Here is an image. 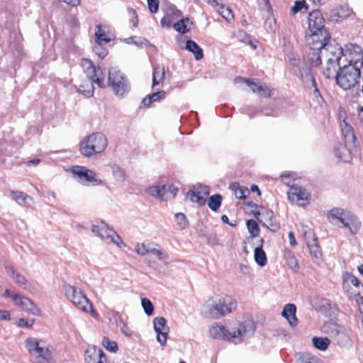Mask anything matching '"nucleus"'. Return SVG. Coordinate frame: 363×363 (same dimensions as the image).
Masks as SVG:
<instances>
[{"instance_id": "nucleus-1", "label": "nucleus", "mask_w": 363, "mask_h": 363, "mask_svg": "<svg viewBox=\"0 0 363 363\" xmlns=\"http://www.w3.org/2000/svg\"><path fill=\"white\" fill-rule=\"evenodd\" d=\"M330 40L322 41L321 48L313 50V56L310 57L312 65L318 66L324 62L325 67L323 71L327 78L334 77L335 72L341 67V58L343 55V49L338 44H331Z\"/></svg>"}, {"instance_id": "nucleus-2", "label": "nucleus", "mask_w": 363, "mask_h": 363, "mask_svg": "<svg viewBox=\"0 0 363 363\" xmlns=\"http://www.w3.org/2000/svg\"><path fill=\"white\" fill-rule=\"evenodd\" d=\"M255 329V323L251 320H246L230 330H226L221 325L215 324L210 328L209 333L214 339L224 340L239 344L252 337Z\"/></svg>"}, {"instance_id": "nucleus-3", "label": "nucleus", "mask_w": 363, "mask_h": 363, "mask_svg": "<svg viewBox=\"0 0 363 363\" xmlns=\"http://www.w3.org/2000/svg\"><path fill=\"white\" fill-rule=\"evenodd\" d=\"M306 40L311 50L321 48L323 45L322 41L330 40L325 27V19L320 10H314L308 14Z\"/></svg>"}, {"instance_id": "nucleus-4", "label": "nucleus", "mask_w": 363, "mask_h": 363, "mask_svg": "<svg viewBox=\"0 0 363 363\" xmlns=\"http://www.w3.org/2000/svg\"><path fill=\"white\" fill-rule=\"evenodd\" d=\"M327 218L330 223L338 221L341 228L347 229L351 235H355L362 227L359 218L353 213L341 208H333L327 213Z\"/></svg>"}, {"instance_id": "nucleus-5", "label": "nucleus", "mask_w": 363, "mask_h": 363, "mask_svg": "<svg viewBox=\"0 0 363 363\" xmlns=\"http://www.w3.org/2000/svg\"><path fill=\"white\" fill-rule=\"evenodd\" d=\"M108 145L106 136L101 132L93 133L86 136L79 145L80 153L86 157L103 152Z\"/></svg>"}, {"instance_id": "nucleus-6", "label": "nucleus", "mask_w": 363, "mask_h": 363, "mask_svg": "<svg viewBox=\"0 0 363 363\" xmlns=\"http://www.w3.org/2000/svg\"><path fill=\"white\" fill-rule=\"evenodd\" d=\"M63 290L67 300L77 310L87 313H90L93 317L97 315L96 312L93 310L91 302L81 289L70 284H66L64 286Z\"/></svg>"}, {"instance_id": "nucleus-7", "label": "nucleus", "mask_w": 363, "mask_h": 363, "mask_svg": "<svg viewBox=\"0 0 363 363\" xmlns=\"http://www.w3.org/2000/svg\"><path fill=\"white\" fill-rule=\"evenodd\" d=\"M362 71L352 65H343L337 69L334 77L337 84L345 90L354 88L359 82Z\"/></svg>"}, {"instance_id": "nucleus-8", "label": "nucleus", "mask_w": 363, "mask_h": 363, "mask_svg": "<svg viewBox=\"0 0 363 363\" xmlns=\"http://www.w3.org/2000/svg\"><path fill=\"white\" fill-rule=\"evenodd\" d=\"M236 306L237 303L234 299L230 296H225L213 301L212 303L206 304L203 313L206 317L219 318L230 313Z\"/></svg>"}, {"instance_id": "nucleus-9", "label": "nucleus", "mask_w": 363, "mask_h": 363, "mask_svg": "<svg viewBox=\"0 0 363 363\" xmlns=\"http://www.w3.org/2000/svg\"><path fill=\"white\" fill-rule=\"evenodd\" d=\"M108 84L115 94L123 97L130 90V84L128 78L117 67H111L108 70Z\"/></svg>"}, {"instance_id": "nucleus-10", "label": "nucleus", "mask_w": 363, "mask_h": 363, "mask_svg": "<svg viewBox=\"0 0 363 363\" xmlns=\"http://www.w3.org/2000/svg\"><path fill=\"white\" fill-rule=\"evenodd\" d=\"M91 231L108 243H113L120 248L125 247V244L121 238L104 222H99L92 225Z\"/></svg>"}, {"instance_id": "nucleus-11", "label": "nucleus", "mask_w": 363, "mask_h": 363, "mask_svg": "<svg viewBox=\"0 0 363 363\" xmlns=\"http://www.w3.org/2000/svg\"><path fill=\"white\" fill-rule=\"evenodd\" d=\"M4 298H10L16 306L22 310L34 315L39 316L41 314L40 309L28 298L22 296L10 289H6L3 294Z\"/></svg>"}, {"instance_id": "nucleus-12", "label": "nucleus", "mask_w": 363, "mask_h": 363, "mask_svg": "<svg viewBox=\"0 0 363 363\" xmlns=\"http://www.w3.org/2000/svg\"><path fill=\"white\" fill-rule=\"evenodd\" d=\"M25 346L30 354L41 359L40 362L52 359V352L45 342L35 337H28L26 340Z\"/></svg>"}, {"instance_id": "nucleus-13", "label": "nucleus", "mask_w": 363, "mask_h": 363, "mask_svg": "<svg viewBox=\"0 0 363 363\" xmlns=\"http://www.w3.org/2000/svg\"><path fill=\"white\" fill-rule=\"evenodd\" d=\"M71 171L74 178L84 186H99L104 183L102 179L97 177L95 172L86 167L74 166Z\"/></svg>"}, {"instance_id": "nucleus-14", "label": "nucleus", "mask_w": 363, "mask_h": 363, "mask_svg": "<svg viewBox=\"0 0 363 363\" xmlns=\"http://www.w3.org/2000/svg\"><path fill=\"white\" fill-rule=\"evenodd\" d=\"M343 55L347 65H352L354 67H358L360 70L363 67V49L354 44L348 45L345 50H343Z\"/></svg>"}, {"instance_id": "nucleus-15", "label": "nucleus", "mask_w": 363, "mask_h": 363, "mask_svg": "<svg viewBox=\"0 0 363 363\" xmlns=\"http://www.w3.org/2000/svg\"><path fill=\"white\" fill-rule=\"evenodd\" d=\"M6 271L18 287L32 294L36 292L37 289L35 284L29 281L24 275L16 271L13 267H6Z\"/></svg>"}, {"instance_id": "nucleus-16", "label": "nucleus", "mask_w": 363, "mask_h": 363, "mask_svg": "<svg viewBox=\"0 0 363 363\" xmlns=\"http://www.w3.org/2000/svg\"><path fill=\"white\" fill-rule=\"evenodd\" d=\"M235 83L238 84H245L248 86L252 92L258 94L259 96L267 98L270 97L272 94V89L267 86L264 83H260L259 82L251 81L250 79H247L244 77H238L235 79Z\"/></svg>"}, {"instance_id": "nucleus-17", "label": "nucleus", "mask_w": 363, "mask_h": 363, "mask_svg": "<svg viewBox=\"0 0 363 363\" xmlns=\"http://www.w3.org/2000/svg\"><path fill=\"white\" fill-rule=\"evenodd\" d=\"M311 194L308 191L299 186H292L288 191L289 200L300 206L308 204Z\"/></svg>"}, {"instance_id": "nucleus-18", "label": "nucleus", "mask_w": 363, "mask_h": 363, "mask_svg": "<svg viewBox=\"0 0 363 363\" xmlns=\"http://www.w3.org/2000/svg\"><path fill=\"white\" fill-rule=\"evenodd\" d=\"M209 195V188L208 186H199L189 190L186 194V199H189L199 206H203L206 203L207 197Z\"/></svg>"}, {"instance_id": "nucleus-19", "label": "nucleus", "mask_w": 363, "mask_h": 363, "mask_svg": "<svg viewBox=\"0 0 363 363\" xmlns=\"http://www.w3.org/2000/svg\"><path fill=\"white\" fill-rule=\"evenodd\" d=\"M154 330L157 333V340L162 345H165L167 338L169 327L163 317H156L153 320Z\"/></svg>"}, {"instance_id": "nucleus-20", "label": "nucleus", "mask_w": 363, "mask_h": 363, "mask_svg": "<svg viewBox=\"0 0 363 363\" xmlns=\"http://www.w3.org/2000/svg\"><path fill=\"white\" fill-rule=\"evenodd\" d=\"M84 359L87 363H104L106 357L101 348L92 345L86 349Z\"/></svg>"}, {"instance_id": "nucleus-21", "label": "nucleus", "mask_w": 363, "mask_h": 363, "mask_svg": "<svg viewBox=\"0 0 363 363\" xmlns=\"http://www.w3.org/2000/svg\"><path fill=\"white\" fill-rule=\"evenodd\" d=\"M301 77L303 83L308 89H313V94L315 97H321L319 89L317 86L314 75L311 70H308L304 73H301Z\"/></svg>"}, {"instance_id": "nucleus-22", "label": "nucleus", "mask_w": 363, "mask_h": 363, "mask_svg": "<svg viewBox=\"0 0 363 363\" xmlns=\"http://www.w3.org/2000/svg\"><path fill=\"white\" fill-rule=\"evenodd\" d=\"M333 152L335 157L343 162H348L352 158L350 150L344 143H336L333 147Z\"/></svg>"}, {"instance_id": "nucleus-23", "label": "nucleus", "mask_w": 363, "mask_h": 363, "mask_svg": "<svg viewBox=\"0 0 363 363\" xmlns=\"http://www.w3.org/2000/svg\"><path fill=\"white\" fill-rule=\"evenodd\" d=\"M296 307L293 303L286 304L281 312V315L284 317L291 327H294L298 323V319L296 316Z\"/></svg>"}, {"instance_id": "nucleus-24", "label": "nucleus", "mask_w": 363, "mask_h": 363, "mask_svg": "<svg viewBox=\"0 0 363 363\" xmlns=\"http://www.w3.org/2000/svg\"><path fill=\"white\" fill-rule=\"evenodd\" d=\"M12 199L19 205L23 207L30 206V202L33 201L32 197L28 194L20 191H11Z\"/></svg>"}, {"instance_id": "nucleus-25", "label": "nucleus", "mask_w": 363, "mask_h": 363, "mask_svg": "<svg viewBox=\"0 0 363 363\" xmlns=\"http://www.w3.org/2000/svg\"><path fill=\"white\" fill-rule=\"evenodd\" d=\"M95 72H92L91 74L89 76V79L93 83H95L98 85L99 87L104 88L106 86L105 82V73L104 71L99 67H96L94 69Z\"/></svg>"}, {"instance_id": "nucleus-26", "label": "nucleus", "mask_w": 363, "mask_h": 363, "mask_svg": "<svg viewBox=\"0 0 363 363\" xmlns=\"http://www.w3.org/2000/svg\"><path fill=\"white\" fill-rule=\"evenodd\" d=\"M184 49L192 52L196 60H200L203 57V50L192 40H188L186 42Z\"/></svg>"}, {"instance_id": "nucleus-27", "label": "nucleus", "mask_w": 363, "mask_h": 363, "mask_svg": "<svg viewBox=\"0 0 363 363\" xmlns=\"http://www.w3.org/2000/svg\"><path fill=\"white\" fill-rule=\"evenodd\" d=\"M340 128L342 133L346 141L353 142L355 140L353 128L346 121L344 120L341 122Z\"/></svg>"}, {"instance_id": "nucleus-28", "label": "nucleus", "mask_w": 363, "mask_h": 363, "mask_svg": "<svg viewBox=\"0 0 363 363\" xmlns=\"http://www.w3.org/2000/svg\"><path fill=\"white\" fill-rule=\"evenodd\" d=\"M166 93L164 91H160L147 96L143 99L142 104L146 106H150L153 102L160 101L165 98Z\"/></svg>"}, {"instance_id": "nucleus-29", "label": "nucleus", "mask_w": 363, "mask_h": 363, "mask_svg": "<svg viewBox=\"0 0 363 363\" xmlns=\"http://www.w3.org/2000/svg\"><path fill=\"white\" fill-rule=\"evenodd\" d=\"M95 38L96 43L99 45H102L103 44L108 43L111 41V38L108 36L106 31L100 25H97L96 26Z\"/></svg>"}, {"instance_id": "nucleus-30", "label": "nucleus", "mask_w": 363, "mask_h": 363, "mask_svg": "<svg viewBox=\"0 0 363 363\" xmlns=\"http://www.w3.org/2000/svg\"><path fill=\"white\" fill-rule=\"evenodd\" d=\"M311 341L313 346L320 351L327 350L330 344V340L328 337H313Z\"/></svg>"}, {"instance_id": "nucleus-31", "label": "nucleus", "mask_w": 363, "mask_h": 363, "mask_svg": "<svg viewBox=\"0 0 363 363\" xmlns=\"http://www.w3.org/2000/svg\"><path fill=\"white\" fill-rule=\"evenodd\" d=\"M94 89L93 82L91 79L83 82L77 88L79 92L87 97L93 96Z\"/></svg>"}, {"instance_id": "nucleus-32", "label": "nucleus", "mask_w": 363, "mask_h": 363, "mask_svg": "<svg viewBox=\"0 0 363 363\" xmlns=\"http://www.w3.org/2000/svg\"><path fill=\"white\" fill-rule=\"evenodd\" d=\"M111 173L114 179L118 182H124L125 180V174L118 165L112 164L109 165Z\"/></svg>"}, {"instance_id": "nucleus-33", "label": "nucleus", "mask_w": 363, "mask_h": 363, "mask_svg": "<svg viewBox=\"0 0 363 363\" xmlns=\"http://www.w3.org/2000/svg\"><path fill=\"white\" fill-rule=\"evenodd\" d=\"M164 78V69L159 65L155 66L152 76V86H155L160 84Z\"/></svg>"}, {"instance_id": "nucleus-34", "label": "nucleus", "mask_w": 363, "mask_h": 363, "mask_svg": "<svg viewBox=\"0 0 363 363\" xmlns=\"http://www.w3.org/2000/svg\"><path fill=\"white\" fill-rule=\"evenodd\" d=\"M255 261L260 267H264L267 264V256L261 247L255 249Z\"/></svg>"}, {"instance_id": "nucleus-35", "label": "nucleus", "mask_w": 363, "mask_h": 363, "mask_svg": "<svg viewBox=\"0 0 363 363\" xmlns=\"http://www.w3.org/2000/svg\"><path fill=\"white\" fill-rule=\"evenodd\" d=\"M230 189L234 191V194L237 199H243L246 197V194H249L247 188L240 186L237 183H233L230 186Z\"/></svg>"}, {"instance_id": "nucleus-36", "label": "nucleus", "mask_w": 363, "mask_h": 363, "mask_svg": "<svg viewBox=\"0 0 363 363\" xmlns=\"http://www.w3.org/2000/svg\"><path fill=\"white\" fill-rule=\"evenodd\" d=\"M217 11L222 16L223 18H225L228 22L230 23L234 21V16L233 14L232 10L225 6L224 4L219 6Z\"/></svg>"}, {"instance_id": "nucleus-37", "label": "nucleus", "mask_w": 363, "mask_h": 363, "mask_svg": "<svg viewBox=\"0 0 363 363\" xmlns=\"http://www.w3.org/2000/svg\"><path fill=\"white\" fill-rule=\"evenodd\" d=\"M298 360L299 363H323L320 359L310 353L300 354Z\"/></svg>"}, {"instance_id": "nucleus-38", "label": "nucleus", "mask_w": 363, "mask_h": 363, "mask_svg": "<svg viewBox=\"0 0 363 363\" xmlns=\"http://www.w3.org/2000/svg\"><path fill=\"white\" fill-rule=\"evenodd\" d=\"M222 196L220 194H215L208 199V207L213 211H216L221 205Z\"/></svg>"}, {"instance_id": "nucleus-39", "label": "nucleus", "mask_w": 363, "mask_h": 363, "mask_svg": "<svg viewBox=\"0 0 363 363\" xmlns=\"http://www.w3.org/2000/svg\"><path fill=\"white\" fill-rule=\"evenodd\" d=\"M284 258L289 268L294 270H296L298 268L297 259L291 251H285Z\"/></svg>"}, {"instance_id": "nucleus-40", "label": "nucleus", "mask_w": 363, "mask_h": 363, "mask_svg": "<svg viewBox=\"0 0 363 363\" xmlns=\"http://www.w3.org/2000/svg\"><path fill=\"white\" fill-rule=\"evenodd\" d=\"M189 21L188 18L182 19L179 21L175 23L173 25V27L177 31L179 32L180 33L184 34L189 30V29L187 28L186 25L189 23Z\"/></svg>"}, {"instance_id": "nucleus-41", "label": "nucleus", "mask_w": 363, "mask_h": 363, "mask_svg": "<svg viewBox=\"0 0 363 363\" xmlns=\"http://www.w3.org/2000/svg\"><path fill=\"white\" fill-rule=\"evenodd\" d=\"M102 345L108 351L111 352H116L118 351V345L115 341L111 340L108 337H104Z\"/></svg>"}, {"instance_id": "nucleus-42", "label": "nucleus", "mask_w": 363, "mask_h": 363, "mask_svg": "<svg viewBox=\"0 0 363 363\" xmlns=\"http://www.w3.org/2000/svg\"><path fill=\"white\" fill-rule=\"evenodd\" d=\"M247 227L249 233L252 237L258 235L259 233V225L255 220L250 219L247 220Z\"/></svg>"}, {"instance_id": "nucleus-43", "label": "nucleus", "mask_w": 363, "mask_h": 363, "mask_svg": "<svg viewBox=\"0 0 363 363\" xmlns=\"http://www.w3.org/2000/svg\"><path fill=\"white\" fill-rule=\"evenodd\" d=\"M141 304L146 315L148 316L152 315L154 311V306L151 301L147 298H143L141 300Z\"/></svg>"}, {"instance_id": "nucleus-44", "label": "nucleus", "mask_w": 363, "mask_h": 363, "mask_svg": "<svg viewBox=\"0 0 363 363\" xmlns=\"http://www.w3.org/2000/svg\"><path fill=\"white\" fill-rule=\"evenodd\" d=\"M316 240L313 239L314 243H310L309 241H307V245L309 248L310 253L312 256L318 258L321 255V252L320 250L319 245L316 243Z\"/></svg>"}, {"instance_id": "nucleus-45", "label": "nucleus", "mask_w": 363, "mask_h": 363, "mask_svg": "<svg viewBox=\"0 0 363 363\" xmlns=\"http://www.w3.org/2000/svg\"><path fill=\"white\" fill-rule=\"evenodd\" d=\"M174 217L177 225L180 230L184 229L187 226L188 221L184 213H177L175 214Z\"/></svg>"}, {"instance_id": "nucleus-46", "label": "nucleus", "mask_w": 363, "mask_h": 363, "mask_svg": "<svg viewBox=\"0 0 363 363\" xmlns=\"http://www.w3.org/2000/svg\"><path fill=\"white\" fill-rule=\"evenodd\" d=\"M82 66L84 69V72H86L87 77H89V76L91 74L92 72H95L94 69L96 68V67L89 60H82Z\"/></svg>"}, {"instance_id": "nucleus-47", "label": "nucleus", "mask_w": 363, "mask_h": 363, "mask_svg": "<svg viewBox=\"0 0 363 363\" xmlns=\"http://www.w3.org/2000/svg\"><path fill=\"white\" fill-rule=\"evenodd\" d=\"M155 256L158 259L163 260L168 258V255L162 250L150 246L148 254Z\"/></svg>"}, {"instance_id": "nucleus-48", "label": "nucleus", "mask_w": 363, "mask_h": 363, "mask_svg": "<svg viewBox=\"0 0 363 363\" xmlns=\"http://www.w3.org/2000/svg\"><path fill=\"white\" fill-rule=\"evenodd\" d=\"M160 185H155L147 189V192L152 197L161 201Z\"/></svg>"}, {"instance_id": "nucleus-49", "label": "nucleus", "mask_w": 363, "mask_h": 363, "mask_svg": "<svg viewBox=\"0 0 363 363\" xmlns=\"http://www.w3.org/2000/svg\"><path fill=\"white\" fill-rule=\"evenodd\" d=\"M150 245L142 243L141 245L138 244L135 246V252L142 256H145L148 254Z\"/></svg>"}, {"instance_id": "nucleus-50", "label": "nucleus", "mask_w": 363, "mask_h": 363, "mask_svg": "<svg viewBox=\"0 0 363 363\" xmlns=\"http://www.w3.org/2000/svg\"><path fill=\"white\" fill-rule=\"evenodd\" d=\"M33 323H34L33 319L27 320L25 318H19L17 320V325L19 328H30L33 326Z\"/></svg>"}, {"instance_id": "nucleus-51", "label": "nucleus", "mask_w": 363, "mask_h": 363, "mask_svg": "<svg viewBox=\"0 0 363 363\" xmlns=\"http://www.w3.org/2000/svg\"><path fill=\"white\" fill-rule=\"evenodd\" d=\"M287 60L289 65L293 67H298L301 63L300 59L295 54H289L287 57Z\"/></svg>"}, {"instance_id": "nucleus-52", "label": "nucleus", "mask_w": 363, "mask_h": 363, "mask_svg": "<svg viewBox=\"0 0 363 363\" xmlns=\"http://www.w3.org/2000/svg\"><path fill=\"white\" fill-rule=\"evenodd\" d=\"M167 194H168V198L169 199H174L178 192V188L174 186L172 184H167Z\"/></svg>"}, {"instance_id": "nucleus-53", "label": "nucleus", "mask_w": 363, "mask_h": 363, "mask_svg": "<svg viewBox=\"0 0 363 363\" xmlns=\"http://www.w3.org/2000/svg\"><path fill=\"white\" fill-rule=\"evenodd\" d=\"M148 9L151 13H155L158 11V0H147Z\"/></svg>"}, {"instance_id": "nucleus-54", "label": "nucleus", "mask_w": 363, "mask_h": 363, "mask_svg": "<svg viewBox=\"0 0 363 363\" xmlns=\"http://www.w3.org/2000/svg\"><path fill=\"white\" fill-rule=\"evenodd\" d=\"M94 50L100 58H104L107 55V50L104 48H101V45L98 44L94 46Z\"/></svg>"}, {"instance_id": "nucleus-55", "label": "nucleus", "mask_w": 363, "mask_h": 363, "mask_svg": "<svg viewBox=\"0 0 363 363\" xmlns=\"http://www.w3.org/2000/svg\"><path fill=\"white\" fill-rule=\"evenodd\" d=\"M305 5V1H296L295 4L291 7V12L293 14L297 13L304 7Z\"/></svg>"}, {"instance_id": "nucleus-56", "label": "nucleus", "mask_w": 363, "mask_h": 363, "mask_svg": "<svg viewBox=\"0 0 363 363\" xmlns=\"http://www.w3.org/2000/svg\"><path fill=\"white\" fill-rule=\"evenodd\" d=\"M330 329L331 333L335 335L340 334L343 331L342 327L335 323H332L330 325Z\"/></svg>"}, {"instance_id": "nucleus-57", "label": "nucleus", "mask_w": 363, "mask_h": 363, "mask_svg": "<svg viewBox=\"0 0 363 363\" xmlns=\"http://www.w3.org/2000/svg\"><path fill=\"white\" fill-rule=\"evenodd\" d=\"M347 281L356 287H358L360 284L359 279L352 274L347 275Z\"/></svg>"}, {"instance_id": "nucleus-58", "label": "nucleus", "mask_w": 363, "mask_h": 363, "mask_svg": "<svg viewBox=\"0 0 363 363\" xmlns=\"http://www.w3.org/2000/svg\"><path fill=\"white\" fill-rule=\"evenodd\" d=\"M161 26L163 28H169L172 24V21L170 17L168 16H164L160 21Z\"/></svg>"}, {"instance_id": "nucleus-59", "label": "nucleus", "mask_w": 363, "mask_h": 363, "mask_svg": "<svg viewBox=\"0 0 363 363\" xmlns=\"http://www.w3.org/2000/svg\"><path fill=\"white\" fill-rule=\"evenodd\" d=\"M160 189L162 191H161V201H163V200H169V198H168V192H167V184H163V185H160Z\"/></svg>"}, {"instance_id": "nucleus-60", "label": "nucleus", "mask_w": 363, "mask_h": 363, "mask_svg": "<svg viewBox=\"0 0 363 363\" xmlns=\"http://www.w3.org/2000/svg\"><path fill=\"white\" fill-rule=\"evenodd\" d=\"M357 117L360 124L363 125V106H358L357 108Z\"/></svg>"}, {"instance_id": "nucleus-61", "label": "nucleus", "mask_w": 363, "mask_h": 363, "mask_svg": "<svg viewBox=\"0 0 363 363\" xmlns=\"http://www.w3.org/2000/svg\"><path fill=\"white\" fill-rule=\"evenodd\" d=\"M11 315L8 311L0 310V320H10Z\"/></svg>"}, {"instance_id": "nucleus-62", "label": "nucleus", "mask_w": 363, "mask_h": 363, "mask_svg": "<svg viewBox=\"0 0 363 363\" xmlns=\"http://www.w3.org/2000/svg\"><path fill=\"white\" fill-rule=\"evenodd\" d=\"M289 239L290 245L293 247L296 245V241L294 233L290 232L289 234Z\"/></svg>"}, {"instance_id": "nucleus-63", "label": "nucleus", "mask_w": 363, "mask_h": 363, "mask_svg": "<svg viewBox=\"0 0 363 363\" xmlns=\"http://www.w3.org/2000/svg\"><path fill=\"white\" fill-rule=\"evenodd\" d=\"M254 112H255V108H253V107H247V108H245V110L243 111V113L248 115L250 118L253 117Z\"/></svg>"}, {"instance_id": "nucleus-64", "label": "nucleus", "mask_w": 363, "mask_h": 363, "mask_svg": "<svg viewBox=\"0 0 363 363\" xmlns=\"http://www.w3.org/2000/svg\"><path fill=\"white\" fill-rule=\"evenodd\" d=\"M342 16L340 14L338 11H333L330 16V18L334 21H337L338 18H342Z\"/></svg>"}]
</instances>
